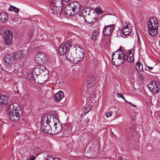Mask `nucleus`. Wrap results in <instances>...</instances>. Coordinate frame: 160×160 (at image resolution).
Masks as SVG:
<instances>
[{
    "label": "nucleus",
    "mask_w": 160,
    "mask_h": 160,
    "mask_svg": "<svg viewBox=\"0 0 160 160\" xmlns=\"http://www.w3.org/2000/svg\"><path fill=\"white\" fill-rule=\"evenodd\" d=\"M8 112L10 120L16 121L19 119L20 114L22 113V110L18 103L15 102L9 106Z\"/></svg>",
    "instance_id": "1"
},
{
    "label": "nucleus",
    "mask_w": 160,
    "mask_h": 160,
    "mask_svg": "<svg viewBox=\"0 0 160 160\" xmlns=\"http://www.w3.org/2000/svg\"><path fill=\"white\" fill-rule=\"evenodd\" d=\"M148 31L151 36H156L158 31V23L157 19L155 17L151 18L148 22Z\"/></svg>",
    "instance_id": "2"
},
{
    "label": "nucleus",
    "mask_w": 160,
    "mask_h": 160,
    "mask_svg": "<svg viewBox=\"0 0 160 160\" xmlns=\"http://www.w3.org/2000/svg\"><path fill=\"white\" fill-rule=\"evenodd\" d=\"M72 46V42L70 41H66L60 45L58 48V53L60 56L66 54Z\"/></svg>",
    "instance_id": "3"
},
{
    "label": "nucleus",
    "mask_w": 160,
    "mask_h": 160,
    "mask_svg": "<svg viewBox=\"0 0 160 160\" xmlns=\"http://www.w3.org/2000/svg\"><path fill=\"white\" fill-rule=\"evenodd\" d=\"M47 60L46 54L42 52H38L35 57L36 62L39 65H42L45 63Z\"/></svg>",
    "instance_id": "4"
},
{
    "label": "nucleus",
    "mask_w": 160,
    "mask_h": 160,
    "mask_svg": "<svg viewBox=\"0 0 160 160\" xmlns=\"http://www.w3.org/2000/svg\"><path fill=\"white\" fill-rule=\"evenodd\" d=\"M51 125L47 122L43 123L41 122V129L43 132L50 135H53V128H51Z\"/></svg>",
    "instance_id": "5"
},
{
    "label": "nucleus",
    "mask_w": 160,
    "mask_h": 160,
    "mask_svg": "<svg viewBox=\"0 0 160 160\" xmlns=\"http://www.w3.org/2000/svg\"><path fill=\"white\" fill-rule=\"evenodd\" d=\"M132 30V26L128 22H125L122 26V31L125 36H128Z\"/></svg>",
    "instance_id": "6"
},
{
    "label": "nucleus",
    "mask_w": 160,
    "mask_h": 160,
    "mask_svg": "<svg viewBox=\"0 0 160 160\" xmlns=\"http://www.w3.org/2000/svg\"><path fill=\"white\" fill-rule=\"evenodd\" d=\"M148 88L153 92H158L160 89V83L158 81H153L149 84Z\"/></svg>",
    "instance_id": "7"
},
{
    "label": "nucleus",
    "mask_w": 160,
    "mask_h": 160,
    "mask_svg": "<svg viewBox=\"0 0 160 160\" xmlns=\"http://www.w3.org/2000/svg\"><path fill=\"white\" fill-rule=\"evenodd\" d=\"M55 122L53 123V124H52V125H53V135L60 132L62 129V126L61 122L56 119H55Z\"/></svg>",
    "instance_id": "8"
},
{
    "label": "nucleus",
    "mask_w": 160,
    "mask_h": 160,
    "mask_svg": "<svg viewBox=\"0 0 160 160\" xmlns=\"http://www.w3.org/2000/svg\"><path fill=\"white\" fill-rule=\"evenodd\" d=\"M78 51L76 52V57H75V63H78L81 61L84 57V53L83 49L78 48Z\"/></svg>",
    "instance_id": "9"
},
{
    "label": "nucleus",
    "mask_w": 160,
    "mask_h": 160,
    "mask_svg": "<svg viewBox=\"0 0 160 160\" xmlns=\"http://www.w3.org/2000/svg\"><path fill=\"white\" fill-rule=\"evenodd\" d=\"M94 76L92 74L89 75L86 79L85 84L88 88H92L95 84Z\"/></svg>",
    "instance_id": "10"
},
{
    "label": "nucleus",
    "mask_w": 160,
    "mask_h": 160,
    "mask_svg": "<svg viewBox=\"0 0 160 160\" xmlns=\"http://www.w3.org/2000/svg\"><path fill=\"white\" fill-rule=\"evenodd\" d=\"M71 8L75 14H77L82 9V7L81 4L78 2H73L70 3Z\"/></svg>",
    "instance_id": "11"
},
{
    "label": "nucleus",
    "mask_w": 160,
    "mask_h": 160,
    "mask_svg": "<svg viewBox=\"0 0 160 160\" xmlns=\"http://www.w3.org/2000/svg\"><path fill=\"white\" fill-rule=\"evenodd\" d=\"M98 16V15L95 16V17L91 16H87V22L90 24L91 25L98 26L99 22V20L97 18Z\"/></svg>",
    "instance_id": "12"
},
{
    "label": "nucleus",
    "mask_w": 160,
    "mask_h": 160,
    "mask_svg": "<svg viewBox=\"0 0 160 160\" xmlns=\"http://www.w3.org/2000/svg\"><path fill=\"white\" fill-rule=\"evenodd\" d=\"M134 50L131 49L128 50L127 52L126 55H125L124 60L128 62H131L134 59Z\"/></svg>",
    "instance_id": "13"
},
{
    "label": "nucleus",
    "mask_w": 160,
    "mask_h": 160,
    "mask_svg": "<svg viewBox=\"0 0 160 160\" xmlns=\"http://www.w3.org/2000/svg\"><path fill=\"white\" fill-rule=\"evenodd\" d=\"M35 75L36 76L37 80V83H39L40 84L44 83L46 81L48 78V75H41L39 74H38L36 73L35 72Z\"/></svg>",
    "instance_id": "14"
},
{
    "label": "nucleus",
    "mask_w": 160,
    "mask_h": 160,
    "mask_svg": "<svg viewBox=\"0 0 160 160\" xmlns=\"http://www.w3.org/2000/svg\"><path fill=\"white\" fill-rule=\"evenodd\" d=\"M55 121L54 120L53 116L52 117L51 116L48 115L44 116L42 118L41 122L43 123L47 122L48 124L52 125L53 124Z\"/></svg>",
    "instance_id": "15"
},
{
    "label": "nucleus",
    "mask_w": 160,
    "mask_h": 160,
    "mask_svg": "<svg viewBox=\"0 0 160 160\" xmlns=\"http://www.w3.org/2000/svg\"><path fill=\"white\" fill-rule=\"evenodd\" d=\"M114 27L112 25L105 26L103 28V33L105 35H110L113 31Z\"/></svg>",
    "instance_id": "16"
},
{
    "label": "nucleus",
    "mask_w": 160,
    "mask_h": 160,
    "mask_svg": "<svg viewBox=\"0 0 160 160\" xmlns=\"http://www.w3.org/2000/svg\"><path fill=\"white\" fill-rule=\"evenodd\" d=\"M64 11L65 14L69 16H73L75 14L70 3L66 5L64 9Z\"/></svg>",
    "instance_id": "17"
},
{
    "label": "nucleus",
    "mask_w": 160,
    "mask_h": 160,
    "mask_svg": "<svg viewBox=\"0 0 160 160\" xmlns=\"http://www.w3.org/2000/svg\"><path fill=\"white\" fill-rule=\"evenodd\" d=\"M15 60H19L22 59L25 55V53L22 51L19 50L13 53Z\"/></svg>",
    "instance_id": "18"
},
{
    "label": "nucleus",
    "mask_w": 160,
    "mask_h": 160,
    "mask_svg": "<svg viewBox=\"0 0 160 160\" xmlns=\"http://www.w3.org/2000/svg\"><path fill=\"white\" fill-rule=\"evenodd\" d=\"M15 59L13 53L11 54H7L4 58V60L5 62L10 64L11 65V64L12 63L13 60Z\"/></svg>",
    "instance_id": "19"
},
{
    "label": "nucleus",
    "mask_w": 160,
    "mask_h": 160,
    "mask_svg": "<svg viewBox=\"0 0 160 160\" xmlns=\"http://www.w3.org/2000/svg\"><path fill=\"white\" fill-rule=\"evenodd\" d=\"M8 97L3 94H0V104L6 105L8 103Z\"/></svg>",
    "instance_id": "20"
},
{
    "label": "nucleus",
    "mask_w": 160,
    "mask_h": 160,
    "mask_svg": "<svg viewBox=\"0 0 160 160\" xmlns=\"http://www.w3.org/2000/svg\"><path fill=\"white\" fill-rule=\"evenodd\" d=\"M64 97V94L61 91H59L55 94L54 100L57 102H60Z\"/></svg>",
    "instance_id": "21"
},
{
    "label": "nucleus",
    "mask_w": 160,
    "mask_h": 160,
    "mask_svg": "<svg viewBox=\"0 0 160 160\" xmlns=\"http://www.w3.org/2000/svg\"><path fill=\"white\" fill-rule=\"evenodd\" d=\"M8 19V17L7 13L2 12L0 14V20L3 22H6Z\"/></svg>",
    "instance_id": "22"
},
{
    "label": "nucleus",
    "mask_w": 160,
    "mask_h": 160,
    "mask_svg": "<svg viewBox=\"0 0 160 160\" xmlns=\"http://www.w3.org/2000/svg\"><path fill=\"white\" fill-rule=\"evenodd\" d=\"M66 54V58L67 60L71 62L75 63V58H74L72 56V54L70 52H67Z\"/></svg>",
    "instance_id": "23"
},
{
    "label": "nucleus",
    "mask_w": 160,
    "mask_h": 160,
    "mask_svg": "<svg viewBox=\"0 0 160 160\" xmlns=\"http://www.w3.org/2000/svg\"><path fill=\"white\" fill-rule=\"evenodd\" d=\"M135 69L138 72H142L143 68L142 63L140 62H137L135 65Z\"/></svg>",
    "instance_id": "24"
},
{
    "label": "nucleus",
    "mask_w": 160,
    "mask_h": 160,
    "mask_svg": "<svg viewBox=\"0 0 160 160\" xmlns=\"http://www.w3.org/2000/svg\"><path fill=\"white\" fill-rule=\"evenodd\" d=\"M3 38L5 39V44L6 45H8L11 43L12 39V36H7V35H4Z\"/></svg>",
    "instance_id": "25"
},
{
    "label": "nucleus",
    "mask_w": 160,
    "mask_h": 160,
    "mask_svg": "<svg viewBox=\"0 0 160 160\" xmlns=\"http://www.w3.org/2000/svg\"><path fill=\"white\" fill-rule=\"evenodd\" d=\"M77 17V18L78 20H77V21H78L79 22H80L82 21L83 20H84L85 22H87V18L84 16L81 13L80 11L78 13Z\"/></svg>",
    "instance_id": "26"
},
{
    "label": "nucleus",
    "mask_w": 160,
    "mask_h": 160,
    "mask_svg": "<svg viewBox=\"0 0 160 160\" xmlns=\"http://www.w3.org/2000/svg\"><path fill=\"white\" fill-rule=\"evenodd\" d=\"M34 73H30L28 74L27 76V78L30 80L37 82L36 81L37 80L36 76H34Z\"/></svg>",
    "instance_id": "27"
},
{
    "label": "nucleus",
    "mask_w": 160,
    "mask_h": 160,
    "mask_svg": "<svg viewBox=\"0 0 160 160\" xmlns=\"http://www.w3.org/2000/svg\"><path fill=\"white\" fill-rule=\"evenodd\" d=\"M90 12L88 9L83 8L81 11V13L87 19V16H91L90 14Z\"/></svg>",
    "instance_id": "28"
},
{
    "label": "nucleus",
    "mask_w": 160,
    "mask_h": 160,
    "mask_svg": "<svg viewBox=\"0 0 160 160\" xmlns=\"http://www.w3.org/2000/svg\"><path fill=\"white\" fill-rule=\"evenodd\" d=\"M112 64L116 66H118L122 64L123 62H121V61L120 59L116 58L115 59L113 58V59H112Z\"/></svg>",
    "instance_id": "29"
},
{
    "label": "nucleus",
    "mask_w": 160,
    "mask_h": 160,
    "mask_svg": "<svg viewBox=\"0 0 160 160\" xmlns=\"http://www.w3.org/2000/svg\"><path fill=\"white\" fill-rule=\"evenodd\" d=\"M9 10L10 11H13L16 13H18L19 11V8L12 5H11L10 6Z\"/></svg>",
    "instance_id": "30"
},
{
    "label": "nucleus",
    "mask_w": 160,
    "mask_h": 160,
    "mask_svg": "<svg viewBox=\"0 0 160 160\" xmlns=\"http://www.w3.org/2000/svg\"><path fill=\"white\" fill-rule=\"evenodd\" d=\"M124 57L125 55H124V53L122 52L120 53H119V55H118L117 57V58L120 59L121 61V62H123L124 60Z\"/></svg>",
    "instance_id": "31"
},
{
    "label": "nucleus",
    "mask_w": 160,
    "mask_h": 160,
    "mask_svg": "<svg viewBox=\"0 0 160 160\" xmlns=\"http://www.w3.org/2000/svg\"><path fill=\"white\" fill-rule=\"evenodd\" d=\"M98 35V32L97 30L94 31L92 34V39L94 41L97 39V37Z\"/></svg>",
    "instance_id": "32"
},
{
    "label": "nucleus",
    "mask_w": 160,
    "mask_h": 160,
    "mask_svg": "<svg viewBox=\"0 0 160 160\" xmlns=\"http://www.w3.org/2000/svg\"><path fill=\"white\" fill-rule=\"evenodd\" d=\"M91 108L90 106L88 105L83 108V111L85 113H87L91 110Z\"/></svg>",
    "instance_id": "33"
},
{
    "label": "nucleus",
    "mask_w": 160,
    "mask_h": 160,
    "mask_svg": "<svg viewBox=\"0 0 160 160\" xmlns=\"http://www.w3.org/2000/svg\"><path fill=\"white\" fill-rule=\"evenodd\" d=\"M118 52H119L120 53L121 52L119 50H117L113 53L112 55V59L113 60V58L115 59L117 58L118 55L119 54L118 53Z\"/></svg>",
    "instance_id": "34"
},
{
    "label": "nucleus",
    "mask_w": 160,
    "mask_h": 160,
    "mask_svg": "<svg viewBox=\"0 0 160 160\" xmlns=\"http://www.w3.org/2000/svg\"><path fill=\"white\" fill-rule=\"evenodd\" d=\"M95 11L98 14H101L103 12V11L101 10V8L98 7H97L95 8Z\"/></svg>",
    "instance_id": "35"
},
{
    "label": "nucleus",
    "mask_w": 160,
    "mask_h": 160,
    "mask_svg": "<svg viewBox=\"0 0 160 160\" xmlns=\"http://www.w3.org/2000/svg\"><path fill=\"white\" fill-rule=\"evenodd\" d=\"M116 96L118 97L122 98L125 101V100H126L125 98H124V96L122 94L118 93V92H117V93H116Z\"/></svg>",
    "instance_id": "36"
},
{
    "label": "nucleus",
    "mask_w": 160,
    "mask_h": 160,
    "mask_svg": "<svg viewBox=\"0 0 160 160\" xmlns=\"http://www.w3.org/2000/svg\"><path fill=\"white\" fill-rule=\"evenodd\" d=\"M96 93L94 95V97L96 99H98L100 98V95L99 94L98 91H96Z\"/></svg>",
    "instance_id": "37"
},
{
    "label": "nucleus",
    "mask_w": 160,
    "mask_h": 160,
    "mask_svg": "<svg viewBox=\"0 0 160 160\" xmlns=\"http://www.w3.org/2000/svg\"><path fill=\"white\" fill-rule=\"evenodd\" d=\"M112 112L109 111L106 113V116L107 118H109L112 116Z\"/></svg>",
    "instance_id": "38"
},
{
    "label": "nucleus",
    "mask_w": 160,
    "mask_h": 160,
    "mask_svg": "<svg viewBox=\"0 0 160 160\" xmlns=\"http://www.w3.org/2000/svg\"><path fill=\"white\" fill-rule=\"evenodd\" d=\"M5 34L4 35H7V36H12V32L10 30H6L5 31Z\"/></svg>",
    "instance_id": "39"
},
{
    "label": "nucleus",
    "mask_w": 160,
    "mask_h": 160,
    "mask_svg": "<svg viewBox=\"0 0 160 160\" xmlns=\"http://www.w3.org/2000/svg\"><path fill=\"white\" fill-rule=\"evenodd\" d=\"M20 69V68H18V67H15L14 68V72L15 73H16L17 74H18L19 71H21L19 70Z\"/></svg>",
    "instance_id": "40"
},
{
    "label": "nucleus",
    "mask_w": 160,
    "mask_h": 160,
    "mask_svg": "<svg viewBox=\"0 0 160 160\" xmlns=\"http://www.w3.org/2000/svg\"><path fill=\"white\" fill-rule=\"evenodd\" d=\"M45 160H54L53 158L50 156H48Z\"/></svg>",
    "instance_id": "41"
},
{
    "label": "nucleus",
    "mask_w": 160,
    "mask_h": 160,
    "mask_svg": "<svg viewBox=\"0 0 160 160\" xmlns=\"http://www.w3.org/2000/svg\"><path fill=\"white\" fill-rule=\"evenodd\" d=\"M35 157L33 156H32L27 159V160H35Z\"/></svg>",
    "instance_id": "42"
},
{
    "label": "nucleus",
    "mask_w": 160,
    "mask_h": 160,
    "mask_svg": "<svg viewBox=\"0 0 160 160\" xmlns=\"http://www.w3.org/2000/svg\"><path fill=\"white\" fill-rule=\"evenodd\" d=\"M147 67L149 69V70H152L153 68L152 67H149L148 66H147Z\"/></svg>",
    "instance_id": "43"
},
{
    "label": "nucleus",
    "mask_w": 160,
    "mask_h": 160,
    "mask_svg": "<svg viewBox=\"0 0 160 160\" xmlns=\"http://www.w3.org/2000/svg\"><path fill=\"white\" fill-rule=\"evenodd\" d=\"M137 40L138 42L139 43H140V40H139V39L138 38V35L137 36Z\"/></svg>",
    "instance_id": "44"
},
{
    "label": "nucleus",
    "mask_w": 160,
    "mask_h": 160,
    "mask_svg": "<svg viewBox=\"0 0 160 160\" xmlns=\"http://www.w3.org/2000/svg\"><path fill=\"white\" fill-rule=\"evenodd\" d=\"M125 102H127L128 103H129V104H130V105H131V104H132V103H131V102H129L128 101H127L126 100H125Z\"/></svg>",
    "instance_id": "45"
},
{
    "label": "nucleus",
    "mask_w": 160,
    "mask_h": 160,
    "mask_svg": "<svg viewBox=\"0 0 160 160\" xmlns=\"http://www.w3.org/2000/svg\"><path fill=\"white\" fill-rule=\"evenodd\" d=\"M119 159L120 160H122V158H122L121 157H119Z\"/></svg>",
    "instance_id": "46"
},
{
    "label": "nucleus",
    "mask_w": 160,
    "mask_h": 160,
    "mask_svg": "<svg viewBox=\"0 0 160 160\" xmlns=\"http://www.w3.org/2000/svg\"><path fill=\"white\" fill-rule=\"evenodd\" d=\"M131 106H133L134 107H136V105H135L133 104L132 103V104H131Z\"/></svg>",
    "instance_id": "47"
},
{
    "label": "nucleus",
    "mask_w": 160,
    "mask_h": 160,
    "mask_svg": "<svg viewBox=\"0 0 160 160\" xmlns=\"http://www.w3.org/2000/svg\"><path fill=\"white\" fill-rule=\"evenodd\" d=\"M54 159V160H59L58 158H53Z\"/></svg>",
    "instance_id": "48"
},
{
    "label": "nucleus",
    "mask_w": 160,
    "mask_h": 160,
    "mask_svg": "<svg viewBox=\"0 0 160 160\" xmlns=\"http://www.w3.org/2000/svg\"><path fill=\"white\" fill-rule=\"evenodd\" d=\"M1 26L0 25V33H1Z\"/></svg>",
    "instance_id": "49"
},
{
    "label": "nucleus",
    "mask_w": 160,
    "mask_h": 160,
    "mask_svg": "<svg viewBox=\"0 0 160 160\" xmlns=\"http://www.w3.org/2000/svg\"><path fill=\"white\" fill-rule=\"evenodd\" d=\"M13 116H15V112H13Z\"/></svg>",
    "instance_id": "50"
}]
</instances>
